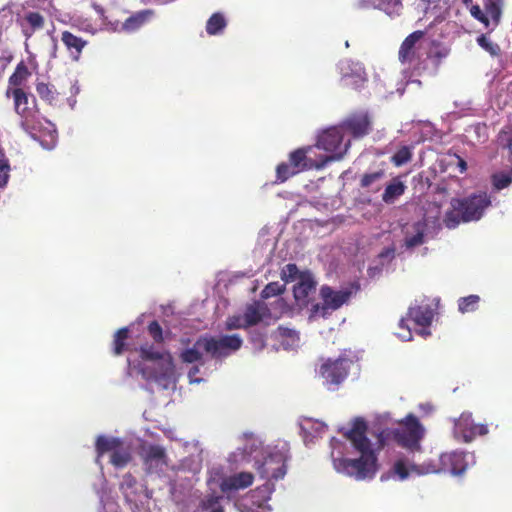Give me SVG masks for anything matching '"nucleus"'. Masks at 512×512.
I'll use <instances>...</instances> for the list:
<instances>
[{
    "mask_svg": "<svg viewBox=\"0 0 512 512\" xmlns=\"http://www.w3.org/2000/svg\"><path fill=\"white\" fill-rule=\"evenodd\" d=\"M351 146V139L347 137L338 125L321 131L317 136L315 148L325 151L326 154H317L323 167L331 162L340 161L347 154Z\"/></svg>",
    "mask_w": 512,
    "mask_h": 512,
    "instance_id": "8",
    "label": "nucleus"
},
{
    "mask_svg": "<svg viewBox=\"0 0 512 512\" xmlns=\"http://www.w3.org/2000/svg\"><path fill=\"white\" fill-rule=\"evenodd\" d=\"M79 92H80V87H79L77 81H75L72 84L71 89H70L71 96H76L79 94Z\"/></svg>",
    "mask_w": 512,
    "mask_h": 512,
    "instance_id": "64",
    "label": "nucleus"
},
{
    "mask_svg": "<svg viewBox=\"0 0 512 512\" xmlns=\"http://www.w3.org/2000/svg\"><path fill=\"white\" fill-rule=\"evenodd\" d=\"M282 279L285 280L286 282L288 281H298V277L301 273H299L298 271V268L295 264H287L283 269H282Z\"/></svg>",
    "mask_w": 512,
    "mask_h": 512,
    "instance_id": "50",
    "label": "nucleus"
},
{
    "mask_svg": "<svg viewBox=\"0 0 512 512\" xmlns=\"http://www.w3.org/2000/svg\"><path fill=\"white\" fill-rule=\"evenodd\" d=\"M290 458L289 447L286 443L276 446H266L261 457L256 460L254 468L266 482L252 491L251 506L247 512H270L267 504L275 487L273 481L283 479L287 473V462Z\"/></svg>",
    "mask_w": 512,
    "mask_h": 512,
    "instance_id": "3",
    "label": "nucleus"
},
{
    "mask_svg": "<svg viewBox=\"0 0 512 512\" xmlns=\"http://www.w3.org/2000/svg\"><path fill=\"white\" fill-rule=\"evenodd\" d=\"M316 282L310 273H301L293 287L295 301L299 307H305L315 294Z\"/></svg>",
    "mask_w": 512,
    "mask_h": 512,
    "instance_id": "25",
    "label": "nucleus"
},
{
    "mask_svg": "<svg viewBox=\"0 0 512 512\" xmlns=\"http://www.w3.org/2000/svg\"><path fill=\"white\" fill-rule=\"evenodd\" d=\"M183 446L190 454L175 467L176 479L170 483L172 499L178 505L184 503L185 497H198L199 491L192 488L203 464V450L198 441L183 442Z\"/></svg>",
    "mask_w": 512,
    "mask_h": 512,
    "instance_id": "5",
    "label": "nucleus"
},
{
    "mask_svg": "<svg viewBox=\"0 0 512 512\" xmlns=\"http://www.w3.org/2000/svg\"><path fill=\"white\" fill-rule=\"evenodd\" d=\"M36 91L41 99L52 104L57 99V91L55 88L47 83L38 82L36 85Z\"/></svg>",
    "mask_w": 512,
    "mask_h": 512,
    "instance_id": "40",
    "label": "nucleus"
},
{
    "mask_svg": "<svg viewBox=\"0 0 512 512\" xmlns=\"http://www.w3.org/2000/svg\"><path fill=\"white\" fill-rule=\"evenodd\" d=\"M471 15L485 25V27H489L490 20L492 21L490 14L487 13L486 9H482L479 5H472L470 7Z\"/></svg>",
    "mask_w": 512,
    "mask_h": 512,
    "instance_id": "45",
    "label": "nucleus"
},
{
    "mask_svg": "<svg viewBox=\"0 0 512 512\" xmlns=\"http://www.w3.org/2000/svg\"><path fill=\"white\" fill-rule=\"evenodd\" d=\"M354 365L353 360L345 356H340L336 360L328 359L319 369L323 384L329 390H335L346 378L349 369Z\"/></svg>",
    "mask_w": 512,
    "mask_h": 512,
    "instance_id": "14",
    "label": "nucleus"
},
{
    "mask_svg": "<svg viewBox=\"0 0 512 512\" xmlns=\"http://www.w3.org/2000/svg\"><path fill=\"white\" fill-rule=\"evenodd\" d=\"M61 41L67 48L71 59L74 61H78L80 59L82 50L86 46L87 42L82 38L73 35L69 31H64L62 33Z\"/></svg>",
    "mask_w": 512,
    "mask_h": 512,
    "instance_id": "31",
    "label": "nucleus"
},
{
    "mask_svg": "<svg viewBox=\"0 0 512 512\" xmlns=\"http://www.w3.org/2000/svg\"><path fill=\"white\" fill-rule=\"evenodd\" d=\"M9 171L10 166L8 161L4 158V155L1 153L0 156V188H4L9 180Z\"/></svg>",
    "mask_w": 512,
    "mask_h": 512,
    "instance_id": "49",
    "label": "nucleus"
},
{
    "mask_svg": "<svg viewBox=\"0 0 512 512\" xmlns=\"http://www.w3.org/2000/svg\"><path fill=\"white\" fill-rule=\"evenodd\" d=\"M283 291V285L278 282H271L262 290V298H270L279 295Z\"/></svg>",
    "mask_w": 512,
    "mask_h": 512,
    "instance_id": "51",
    "label": "nucleus"
},
{
    "mask_svg": "<svg viewBox=\"0 0 512 512\" xmlns=\"http://www.w3.org/2000/svg\"><path fill=\"white\" fill-rule=\"evenodd\" d=\"M92 6H93L94 10L97 12V14L99 15L100 19L102 20V24H103V28L102 29L110 31L109 22H115V20L110 19L105 14L104 9L100 5H97L96 3H93Z\"/></svg>",
    "mask_w": 512,
    "mask_h": 512,
    "instance_id": "59",
    "label": "nucleus"
},
{
    "mask_svg": "<svg viewBox=\"0 0 512 512\" xmlns=\"http://www.w3.org/2000/svg\"><path fill=\"white\" fill-rule=\"evenodd\" d=\"M345 441L332 438L331 459L334 469L358 481L372 479L377 470V452L393 439L409 453L422 451L426 429L414 414H408L398 421V427L384 429L377 435V442L367 438V425L363 419H355L350 427L340 430Z\"/></svg>",
    "mask_w": 512,
    "mask_h": 512,
    "instance_id": "1",
    "label": "nucleus"
},
{
    "mask_svg": "<svg viewBox=\"0 0 512 512\" xmlns=\"http://www.w3.org/2000/svg\"><path fill=\"white\" fill-rule=\"evenodd\" d=\"M454 160H450V166H456L459 173H464L467 170V162L462 159L459 155L453 154Z\"/></svg>",
    "mask_w": 512,
    "mask_h": 512,
    "instance_id": "60",
    "label": "nucleus"
},
{
    "mask_svg": "<svg viewBox=\"0 0 512 512\" xmlns=\"http://www.w3.org/2000/svg\"><path fill=\"white\" fill-rule=\"evenodd\" d=\"M120 489L129 503H137L141 501V494L144 493V488L139 484L131 474H126L120 484Z\"/></svg>",
    "mask_w": 512,
    "mask_h": 512,
    "instance_id": "28",
    "label": "nucleus"
},
{
    "mask_svg": "<svg viewBox=\"0 0 512 512\" xmlns=\"http://www.w3.org/2000/svg\"><path fill=\"white\" fill-rule=\"evenodd\" d=\"M243 340L238 334L221 335L219 337H200L191 348L181 352L183 362L202 361V353L215 359H222L238 351Z\"/></svg>",
    "mask_w": 512,
    "mask_h": 512,
    "instance_id": "7",
    "label": "nucleus"
},
{
    "mask_svg": "<svg viewBox=\"0 0 512 512\" xmlns=\"http://www.w3.org/2000/svg\"><path fill=\"white\" fill-rule=\"evenodd\" d=\"M477 43L481 48H483L492 56H496L500 52L499 45L492 42L485 34H481L477 38Z\"/></svg>",
    "mask_w": 512,
    "mask_h": 512,
    "instance_id": "44",
    "label": "nucleus"
},
{
    "mask_svg": "<svg viewBox=\"0 0 512 512\" xmlns=\"http://www.w3.org/2000/svg\"><path fill=\"white\" fill-rule=\"evenodd\" d=\"M439 222L433 221L430 225L428 219H420L403 226L404 244L407 248L422 245L429 237H434L440 230Z\"/></svg>",
    "mask_w": 512,
    "mask_h": 512,
    "instance_id": "16",
    "label": "nucleus"
},
{
    "mask_svg": "<svg viewBox=\"0 0 512 512\" xmlns=\"http://www.w3.org/2000/svg\"><path fill=\"white\" fill-rule=\"evenodd\" d=\"M148 331L155 342H161L163 340L162 328L157 321H153L148 326Z\"/></svg>",
    "mask_w": 512,
    "mask_h": 512,
    "instance_id": "57",
    "label": "nucleus"
},
{
    "mask_svg": "<svg viewBox=\"0 0 512 512\" xmlns=\"http://www.w3.org/2000/svg\"><path fill=\"white\" fill-rule=\"evenodd\" d=\"M274 337L284 350H294L299 346V334L293 329L280 326L274 332Z\"/></svg>",
    "mask_w": 512,
    "mask_h": 512,
    "instance_id": "30",
    "label": "nucleus"
},
{
    "mask_svg": "<svg viewBox=\"0 0 512 512\" xmlns=\"http://www.w3.org/2000/svg\"><path fill=\"white\" fill-rule=\"evenodd\" d=\"M227 26V19L221 12L213 13L206 23V32L209 35H221L223 34Z\"/></svg>",
    "mask_w": 512,
    "mask_h": 512,
    "instance_id": "35",
    "label": "nucleus"
},
{
    "mask_svg": "<svg viewBox=\"0 0 512 512\" xmlns=\"http://www.w3.org/2000/svg\"><path fill=\"white\" fill-rule=\"evenodd\" d=\"M73 25L78 27L80 30L91 34H95L98 31L89 19H83L81 17L74 18Z\"/></svg>",
    "mask_w": 512,
    "mask_h": 512,
    "instance_id": "53",
    "label": "nucleus"
},
{
    "mask_svg": "<svg viewBox=\"0 0 512 512\" xmlns=\"http://www.w3.org/2000/svg\"><path fill=\"white\" fill-rule=\"evenodd\" d=\"M289 162L301 172L307 169H323V162H320L316 148L308 146L306 148H300L290 153Z\"/></svg>",
    "mask_w": 512,
    "mask_h": 512,
    "instance_id": "21",
    "label": "nucleus"
},
{
    "mask_svg": "<svg viewBox=\"0 0 512 512\" xmlns=\"http://www.w3.org/2000/svg\"><path fill=\"white\" fill-rule=\"evenodd\" d=\"M303 439L306 445L313 443L314 439L322 437L326 432L327 426L318 420L305 418L300 423Z\"/></svg>",
    "mask_w": 512,
    "mask_h": 512,
    "instance_id": "27",
    "label": "nucleus"
},
{
    "mask_svg": "<svg viewBox=\"0 0 512 512\" xmlns=\"http://www.w3.org/2000/svg\"><path fill=\"white\" fill-rule=\"evenodd\" d=\"M154 15L151 9L141 10L128 17L123 23L118 20L109 22L110 32L114 33H133L149 22Z\"/></svg>",
    "mask_w": 512,
    "mask_h": 512,
    "instance_id": "23",
    "label": "nucleus"
},
{
    "mask_svg": "<svg viewBox=\"0 0 512 512\" xmlns=\"http://www.w3.org/2000/svg\"><path fill=\"white\" fill-rule=\"evenodd\" d=\"M500 139L504 143V147L508 149L509 154L512 155V124L506 126L500 132Z\"/></svg>",
    "mask_w": 512,
    "mask_h": 512,
    "instance_id": "56",
    "label": "nucleus"
},
{
    "mask_svg": "<svg viewBox=\"0 0 512 512\" xmlns=\"http://www.w3.org/2000/svg\"><path fill=\"white\" fill-rule=\"evenodd\" d=\"M337 68L341 75L340 80L344 86L359 89L367 81L365 68L358 61L344 59L338 63Z\"/></svg>",
    "mask_w": 512,
    "mask_h": 512,
    "instance_id": "18",
    "label": "nucleus"
},
{
    "mask_svg": "<svg viewBox=\"0 0 512 512\" xmlns=\"http://www.w3.org/2000/svg\"><path fill=\"white\" fill-rule=\"evenodd\" d=\"M264 441L254 433L245 432L238 437V445L234 451L228 454L227 462L235 467L248 463H256L262 456Z\"/></svg>",
    "mask_w": 512,
    "mask_h": 512,
    "instance_id": "10",
    "label": "nucleus"
},
{
    "mask_svg": "<svg viewBox=\"0 0 512 512\" xmlns=\"http://www.w3.org/2000/svg\"><path fill=\"white\" fill-rule=\"evenodd\" d=\"M13 97L15 110L22 118L21 126L34 140L38 141L44 149H53L57 143L56 128L50 121L38 119L35 111L34 97L19 88L14 89Z\"/></svg>",
    "mask_w": 512,
    "mask_h": 512,
    "instance_id": "6",
    "label": "nucleus"
},
{
    "mask_svg": "<svg viewBox=\"0 0 512 512\" xmlns=\"http://www.w3.org/2000/svg\"><path fill=\"white\" fill-rule=\"evenodd\" d=\"M419 409L424 415H427L432 411V406L429 403H422L419 405Z\"/></svg>",
    "mask_w": 512,
    "mask_h": 512,
    "instance_id": "63",
    "label": "nucleus"
},
{
    "mask_svg": "<svg viewBox=\"0 0 512 512\" xmlns=\"http://www.w3.org/2000/svg\"><path fill=\"white\" fill-rule=\"evenodd\" d=\"M467 454L465 452H453L450 454V473L456 476L462 475L468 467Z\"/></svg>",
    "mask_w": 512,
    "mask_h": 512,
    "instance_id": "37",
    "label": "nucleus"
},
{
    "mask_svg": "<svg viewBox=\"0 0 512 512\" xmlns=\"http://www.w3.org/2000/svg\"><path fill=\"white\" fill-rule=\"evenodd\" d=\"M480 298L478 295H469L458 301V309L461 313L473 312L477 309Z\"/></svg>",
    "mask_w": 512,
    "mask_h": 512,
    "instance_id": "41",
    "label": "nucleus"
},
{
    "mask_svg": "<svg viewBox=\"0 0 512 512\" xmlns=\"http://www.w3.org/2000/svg\"><path fill=\"white\" fill-rule=\"evenodd\" d=\"M395 257V249L392 247L385 248L374 260L368 268L370 278H376L384 271L389 270L390 263Z\"/></svg>",
    "mask_w": 512,
    "mask_h": 512,
    "instance_id": "26",
    "label": "nucleus"
},
{
    "mask_svg": "<svg viewBox=\"0 0 512 512\" xmlns=\"http://www.w3.org/2000/svg\"><path fill=\"white\" fill-rule=\"evenodd\" d=\"M322 304H315L311 309V318H326L332 311L339 309L351 296L349 289L334 290L329 286H323L320 290Z\"/></svg>",
    "mask_w": 512,
    "mask_h": 512,
    "instance_id": "15",
    "label": "nucleus"
},
{
    "mask_svg": "<svg viewBox=\"0 0 512 512\" xmlns=\"http://www.w3.org/2000/svg\"><path fill=\"white\" fill-rule=\"evenodd\" d=\"M206 485L209 493L203 497H201V493H198V497H192V499H198V503L201 499L206 498L210 495L220 496L221 502L223 501V496L217 494V489H219L222 494L226 495L227 486H228V475H226L224 468L221 465H215L208 469L207 471V479Z\"/></svg>",
    "mask_w": 512,
    "mask_h": 512,
    "instance_id": "22",
    "label": "nucleus"
},
{
    "mask_svg": "<svg viewBox=\"0 0 512 512\" xmlns=\"http://www.w3.org/2000/svg\"><path fill=\"white\" fill-rule=\"evenodd\" d=\"M254 475L251 472L241 471L228 476V486L226 496L239 490H244L253 484Z\"/></svg>",
    "mask_w": 512,
    "mask_h": 512,
    "instance_id": "29",
    "label": "nucleus"
},
{
    "mask_svg": "<svg viewBox=\"0 0 512 512\" xmlns=\"http://www.w3.org/2000/svg\"><path fill=\"white\" fill-rule=\"evenodd\" d=\"M297 173H299L298 170L289 161L279 164L276 168L277 180L280 182H285Z\"/></svg>",
    "mask_w": 512,
    "mask_h": 512,
    "instance_id": "42",
    "label": "nucleus"
},
{
    "mask_svg": "<svg viewBox=\"0 0 512 512\" xmlns=\"http://www.w3.org/2000/svg\"><path fill=\"white\" fill-rule=\"evenodd\" d=\"M405 190V183L399 177L393 178L386 186L382 200L387 204H392L404 194Z\"/></svg>",
    "mask_w": 512,
    "mask_h": 512,
    "instance_id": "33",
    "label": "nucleus"
},
{
    "mask_svg": "<svg viewBox=\"0 0 512 512\" xmlns=\"http://www.w3.org/2000/svg\"><path fill=\"white\" fill-rule=\"evenodd\" d=\"M250 341L256 351H261L265 347V335L257 330L251 332Z\"/></svg>",
    "mask_w": 512,
    "mask_h": 512,
    "instance_id": "55",
    "label": "nucleus"
},
{
    "mask_svg": "<svg viewBox=\"0 0 512 512\" xmlns=\"http://www.w3.org/2000/svg\"><path fill=\"white\" fill-rule=\"evenodd\" d=\"M97 464L104 453L110 452L111 464L118 469L124 468L132 459L131 450L128 445L116 437L98 436L96 441Z\"/></svg>",
    "mask_w": 512,
    "mask_h": 512,
    "instance_id": "12",
    "label": "nucleus"
},
{
    "mask_svg": "<svg viewBox=\"0 0 512 512\" xmlns=\"http://www.w3.org/2000/svg\"><path fill=\"white\" fill-rule=\"evenodd\" d=\"M448 21L444 16H436L425 30L409 34L398 51V59L405 69L420 70L427 59L438 65L446 58Z\"/></svg>",
    "mask_w": 512,
    "mask_h": 512,
    "instance_id": "2",
    "label": "nucleus"
},
{
    "mask_svg": "<svg viewBox=\"0 0 512 512\" xmlns=\"http://www.w3.org/2000/svg\"><path fill=\"white\" fill-rule=\"evenodd\" d=\"M445 454H441L439 462L429 461L416 465L408 458H399L393 465L392 472L399 480L407 479L411 474L423 475L438 473L444 469Z\"/></svg>",
    "mask_w": 512,
    "mask_h": 512,
    "instance_id": "17",
    "label": "nucleus"
},
{
    "mask_svg": "<svg viewBox=\"0 0 512 512\" xmlns=\"http://www.w3.org/2000/svg\"><path fill=\"white\" fill-rule=\"evenodd\" d=\"M275 321L269 308L264 302L256 301L248 305L243 313L230 316L226 320L227 330L246 329L256 325H270Z\"/></svg>",
    "mask_w": 512,
    "mask_h": 512,
    "instance_id": "11",
    "label": "nucleus"
},
{
    "mask_svg": "<svg viewBox=\"0 0 512 512\" xmlns=\"http://www.w3.org/2000/svg\"><path fill=\"white\" fill-rule=\"evenodd\" d=\"M344 134L351 138H362L370 132L371 122L369 116L365 112L349 115L341 123H339Z\"/></svg>",
    "mask_w": 512,
    "mask_h": 512,
    "instance_id": "20",
    "label": "nucleus"
},
{
    "mask_svg": "<svg viewBox=\"0 0 512 512\" xmlns=\"http://www.w3.org/2000/svg\"><path fill=\"white\" fill-rule=\"evenodd\" d=\"M206 353H202V361H193L195 363L188 371V378L190 383H201L204 378L211 373V370L206 366Z\"/></svg>",
    "mask_w": 512,
    "mask_h": 512,
    "instance_id": "34",
    "label": "nucleus"
},
{
    "mask_svg": "<svg viewBox=\"0 0 512 512\" xmlns=\"http://www.w3.org/2000/svg\"><path fill=\"white\" fill-rule=\"evenodd\" d=\"M512 182V177L507 173H496L492 175V184L496 190H502L508 187Z\"/></svg>",
    "mask_w": 512,
    "mask_h": 512,
    "instance_id": "46",
    "label": "nucleus"
},
{
    "mask_svg": "<svg viewBox=\"0 0 512 512\" xmlns=\"http://www.w3.org/2000/svg\"><path fill=\"white\" fill-rule=\"evenodd\" d=\"M164 433H165V436H166L167 438L171 439V440H175V441H182V439H178V438L176 437V432H175V430H173V429H167V430H165V432H164Z\"/></svg>",
    "mask_w": 512,
    "mask_h": 512,
    "instance_id": "62",
    "label": "nucleus"
},
{
    "mask_svg": "<svg viewBox=\"0 0 512 512\" xmlns=\"http://www.w3.org/2000/svg\"><path fill=\"white\" fill-rule=\"evenodd\" d=\"M448 3V0H420V5L419 7H421V9L425 12V14H431V15H435L436 14V10L438 8V5L436 3Z\"/></svg>",
    "mask_w": 512,
    "mask_h": 512,
    "instance_id": "52",
    "label": "nucleus"
},
{
    "mask_svg": "<svg viewBox=\"0 0 512 512\" xmlns=\"http://www.w3.org/2000/svg\"><path fill=\"white\" fill-rule=\"evenodd\" d=\"M221 497L217 495H210L200 500L195 508L189 505L184 506L185 512H224L223 505H221Z\"/></svg>",
    "mask_w": 512,
    "mask_h": 512,
    "instance_id": "32",
    "label": "nucleus"
},
{
    "mask_svg": "<svg viewBox=\"0 0 512 512\" xmlns=\"http://www.w3.org/2000/svg\"><path fill=\"white\" fill-rule=\"evenodd\" d=\"M439 298H425L409 309V317L414 322L415 332L426 338L431 334L429 327L438 314Z\"/></svg>",
    "mask_w": 512,
    "mask_h": 512,
    "instance_id": "13",
    "label": "nucleus"
},
{
    "mask_svg": "<svg viewBox=\"0 0 512 512\" xmlns=\"http://www.w3.org/2000/svg\"><path fill=\"white\" fill-rule=\"evenodd\" d=\"M397 336L403 341H410L412 339L411 328L407 327L406 331L397 333Z\"/></svg>",
    "mask_w": 512,
    "mask_h": 512,
    "instance_id": "61",
    "label": "nucleus"
},
{
    "mask_svg": "<svg viewBox=\"0 0 512 512\" xmlns=\"http://www.w3.org/2000/svg\"><path fill=\"white\" fill-rule=\"evenodd\" d=\"M366 2L375 8L383 10L390 16L400 14L402 9L401 0H366Z\"/></svg>",
    "mask_w": 512,
    "mask_h": 512,
    "instance_id": "36",
    "label": "nucleus"
},
{
    "mask_svg": "<svg viewBox=\"0 0 512 512\" xmlns=\"http://www.w3.org/2000/svg\"><path fill=\"white\" fill-rule=\"evenodd\" d=\"M384 178L383 171H375L365 174L361 179V186L367 188L370 192H378L382 187V180Z\"/></svg>",
    "mask_w": 512,
    "mask_h": 512,
    "instance_id": "38",
    "label": "nucleus"
},
{
    "mask_svg": "<svg viewBox=\"0 0 512 512\" xmlns=\"http://www.w3.org/2000/svg\"><path fill=\"white\" fill-rule=\"evenodd\" d=\"M128 329L122 328L115 333L114 337V353L119 355L124 349V340L127 338Z\"/></svg>",
    "mask_w": 512,
    "mask_h": 512,
    "instance_id": "48",
    "label": "nucleus"
},
{
    "mask_svg": "<svg viewBox=\"0 0 512 512\" xmlns=\"http://www.w3.org/2000/svg\"><path fill=\"white\" fill-rule=\"evenodd\" d=\"M483 3L487 13L490 14L493 24L497 26L502 16L503 0H484Z\"/></svg>",
    "mask_w": 512,
    "mask_h": 512,
    "instance_id": "39",
    "label": "nucleus"
},
{
    "mask_svg": "<svg viewBox=\"0 0 512 512\" xmlns=\"http://www.w3.org/2000/svg\"><path fill=\"white\" fill-rule=\"evenodd\" d=\"M138 372L151 390H169L176 386V371L171 355L153 346H142Z\"/></svg>",
    "mask_w": 512,
    "mask_h": 512,
    "instance_id": "4",
    "label": "nucleus"
},
{
    "mask_svg": "<svg viewBox=\"0 0 512 512\" xmlns=\"http://www.w3.org/2000/svg\"><path fill=\"white\" fill-rule=\"evenodd\" d=\"M29 75L28 69L25 65L19 64L15 72L11 75L9 82L11 85H20Z\"/></svg>",
    "mask_w": 512,
    "mask_h": 512,
    "instance_id": "47",
    "label": "nucleus"
},
{
    "mask_svg": "<svg viewBox=\"0 0 512 512\" xmlns=\"http://www.w3.org/2000/svg\"><path fill=\"white\" fill-rule=\"evenodd\" d=\"M25 21L30 25L32 31L40 29L44 23L43 17L36 12H29L25 17Z\"/></svg>",
    "mask_w": 512,
    "mask_h": 512,
    "instance_id": "54",
    "label": "nucleus"
},
{
    "mask_svg": "<svg viewBox=\"0 0 512 512\" xmlns=\"http://www.w3.org/2000/svg\"><path fill=\"white\" fill-rule=\"evenodd\" d=\"M453 210L450 211V228L460 221L470 222L479 220L487 207L491 205L490 197L486 192L473 194L464 199H453L450 202Z\"/></svg>",
    "mask_w": 512,
    "mask_h": 512,
    "instance_id": "9",
    "label": "nucleus"
},
{
    "mask_svg": "<svg viewBox=\"0 0 512 512\" xmlns=\"http://www.w3.org/2000/svg\"><path fill=\"white\" fill-rule=\"evenodd\" d=\"M412 129L415 134L420 133L423 137L434 133V128L429 123H418L412 125Z\"/></svg>",
    "mask_w": 512,
    "mask_h": 512,
    "instance_id": "58",
    "label": "nucleus"
},
{
    "mask_svg": "<svg viewBox=\"0 0 512 512\" xmlns=\"http://www.w3.org/2000/svg\"><path fill=\"white\" fill-rule=\"evenodd\" d=\"M141 456L144 464L150 472L159 473L167 465L165 449L160 445H143Z\"/></svg>",
    "mask_w": 512,
    "mask_h": 512,
    "instance_id": "24",
    "label": "nucleus"
},
{
    "mask_svg": "<svg viewBox=\"0 0 512 512\" xmlns=\"http://www.w3.org/2000/svg\"><path fill=\"white\" fill-rule=\"evenodd\" d=\"M488 433V427L485 424H475L471 413H462L455 420L453 434L454 437L463 442H471L476 436H483Z\"/></svg>",
    "mask_w": 512,
    "mask_h": 512,
    "instance_id": "19",
    "label": "nucleus"
},
{
    "mask_svg": "<svg viewBox=\"0 0 512 512\" xmlns=\"http://www.w3.org/2000/svg\"><path fill=\"white\" fill-rule=\"evenodd\" d=\"M413 156L410 146L401 147L392 157V161L396 166L406 164Z\"/></svg>",
    "mask_w": 512,
    "mask_h": 512,
    "instance_id": "43",
    "label": "nucleus"
}]
</instances>
